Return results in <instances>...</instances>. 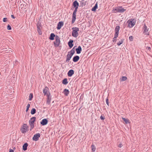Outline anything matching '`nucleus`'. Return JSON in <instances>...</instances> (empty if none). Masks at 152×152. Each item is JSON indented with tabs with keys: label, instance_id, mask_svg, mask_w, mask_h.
<instances>
[{
	"label": "nucleus",
	"instance_id": "obj_17",
	"mask_svg": "<svg viewBox=\"0 0 152 152\" xmlns=\"http://www.w3.org/2000/svg\"><path fill=\"white\" fill-rule=\"evenodd\" d=\"M120 29V26H117L115 28V34L118 35L119 34V31Z\"/></svg>",
	"mask_w": 152,
	"mask_h": 152
},
{
	"label": "nucleus",
	"instance_id": "obj_3",
	"mask_svg": "<svg viewBox=\"0 0 152 152\" xmlns=\"http://www.w3.org/2000/svg\"><path fill=\"white\" fill-rule=\"evenodd\" d=\"M55 39V41L53 42V43L55 46L56 47H58L60 43V38L58 36L56 35V36Z\"/></svg>",
	"mask_w": 152,
	"mask_h": 152
},
{
	"label": "nucleus",
	"instance_id": "obj_51",
	"mask_svg": "<svg viewBox=\"0 0 152 152\" xmlns=\"http://www.w3.org/2000/svg\"><path fill=\"white\" fill-rule=\"evenodd\" d=\"M127 79V78L126 76H124V81L126 80Z\"/></svg>",
	"mask_w": 152,
	"mask_h": 152
},
{
	"label": "nucleus",
	"instance_id": "obj_53",
	"mask_svg": "<svg viewBox=\"0 0 152 152\" xmlns=\"http://www.w3.org/2000/svg\"><path fill=\"white\" fill-rule=\"evenodd\" d=\"M81 107L79 109V110L81 108Z\"/></svg>",
	"mask_w": 152,
	"mask_h": 152
},
{
	"label": "nucleus",
	"instance_id": "obj_2",
	"mask_svg": "<svg viewBox=\"0 0 152 152\" xmlns=\"http://www.w3.org/2000/svg\"><path fill=\"white\" fill-rule=\"evenodd\" d=\"M136 20L134 19H131L128 20L126 23L128 24V26L129 28H132L135 24Z\"/></svg>",
	"mask_w": 152,
	"mask_h": 152
},
{
	"label": "nucleus",
	"instance_id": "obj_33",
	"mask_svg": "<svg viewBox=\"0 0 152 152\" xmlns=\"http://www.w3.org/2000/svg\"><path fill=\"white\" fill-rule=\"evenodd\" d=\"M30 127V130L31 131L34 127V124L29 123Z\"/></svg>",
	"mask_w": 152,
	"mask_h": 152
},
{
	"label": "nucleus",
	"instance_id": "obj_26",
	"mask_svg": "<svg viewBox=\"0 0 152 152\" xmlns=\"http://www.w3.org/2000/svg\"><path fill=\"white\" fill-rule=\"evenodd\" d=\"M118 35L114 34V37L113 39V42H115L117 41V38L118 37Z\"/></svg>",
	"mask_w": 152,
	"mask_h": 152
},
{
	"label": "nucleus",
	"instance_id": "obj_12",
	"mask_svg": "<svg viewBox=\"0 0 152 152\" xmlns=\"http://www.w3.org/2000/svg\"><path fill=\"white\" fill-rule=\"evenodd\" d=\"M72 6H73L74 8H78L79 4L77 0H75L73 2Z\"/></svg>",
	"mask_w": 152,
	"mask_h": 152
},
{
	"label": "nucleus",
	"instance_id": "obj_38",
	"mask_svg": "<svg viewBox=\"0 0 152 152\" xmlns=\"http://www.w3.org/2000/svg\"><path fill=\"white\" fill-rule=\"evenodd\" d=\"M7 29L8 30H11L12 29L11 27V26L8 24L7 26Z\"/></svg>",
	"mask_w": 152,
	"mask_h": 152
},
{
	"label": "nucleus",
	"instance_id": "obj_46",
	"mask_svg": "<svg viewBox=\"0 0 152 152\" xmlns=\"http://www.w3.org/2000/svg\"><path fill=\"white\" fill-rule=\"evenodd\" d=\"M146 49H148V50H149L150 51L151 50V47H148V46H147L146 47Z\"/></svg>",
	"mask_w": 152,
	"mask_h": 152
},
{
	"label": "nucleus",
	"instance_id": "obj_39",
	"mask_svg": "<svg viewBox=\"0 0 152 152\" xmlns=\"http://www.w3.org/2000/svg\"><path fill=\"white\" fill-rule=\"evenodd\" d=\"M133 37L132 36H130L129 37V39L130 40L132 41L133 40Z\"/></svg>",
	"mask_w": 152,
	"mask_h": 152
},
{
	"label": "nucleus",
	"instance_id": "obj_42",
	"mask_svg": "<svg viewBox=\"0 0 152 152\" xmlns=\"http://www.w3.org/2000/svg\"><path fill=\"white\" fill-rule=\"evenodd\" d=\"M7 21V18H4L3 19V21L4 22H6Z\"/></svg>",
	"mask_w": 152,
	"mask_h": 152
},
{
	"label": "nucleus",
	"instance_id": "obj_31",
	"mask_svg": "<svg viewBox=\"0 0 152 152\" xmlns=\"http://www.w3.org/2000/svg\"><path fill=\"white\" fill-rule=\"evenodd\" d=\"M91 148L92 150V152H94L96 150V147L94 145H92L91 146Z\"/></svg>",
	"mask_w": 152,
	"mask_h": 152
},
{
	"label": "nucleus",
	"instance_id": "obj_43",
	"mask_svg": "<svg viewBox=\"0 0 152 152\" xmlns=\"http://www.w3.org/2000/svg\"><path fill=\"white\" fill-rule=\"evenodd\" d=\"M80 4L83 6V5H86V3L83 2V1H80Z\"/></svg>",
	"mask_w": 152,
	"mask_h": 152
},
{
	"label": "nucleus",
	"instance_id": "obj_22",
	"mask_svg": "<svg viewBox=\"0 0 152 152\" xmlns=\"http://www.w3.org/2000/svg\"><path fill=\"white\" fill-rule=\"evenodd\" d=\"M98 8V2H97L95 6L92 8L91 10L92 11L95 12Z\"/></svg>",
	"mask_w": 152,
	"mask_h": 152
},
{
	"label": "nucleus",
	"instance_id": "obj_16",
	"mask_svg": "<svg viewBox=\"0 0 152 152\" xmlns=\"http://www.w3.org/2000/svg\"><path fill=\"white\" fill-rule=\"evenodd\" d=\"M80 59V57L78 56H76L74 57L73 58V61L74 62H77Z\"/></svg>",
	"mask_w": 152,
	"mask_h": 152
},
{
	"label": "nucleus",
	"instance_id": "obj_13",
	"mask_svg": "<svg viewBox=\"0 0 152 152\" xmlns=\"http://www.w3.org/2000/svg\"><path fill=\"white\" fill-rule=\"evenodd\" d=\"M48 89L49 88L47 86H46L45 88L43 89V92L45 96H46L48 95V92H49L48 91Z\"/></svg>",
	"mask_w": 152,
	"mask_h": 152
},
{
	"label": "nucleus",
	"instance_id": "obj_27",
	"mask_svg": "<svg viewBox=\"0 0 152 152\" xmlns=\"http://www.w3.org/2000/svg\"><path fill=\"white\" fill-rule=\"evenodd\" d=\"M36 110L35 108H33L31 110V113L32 115H33L35 114L36 113Z\"/></svg>",
	"mask_w": 152,
	"mask_h": 152
},
{
	"label": "nucleus",
	"instance_id": "obj_54",
	"mask_svg": "<svg viewBox=\"0 0 152 152\" xmlns=\"http://www.w3.org/2000/svg\"><path fill=\"white\" fill-rule=\"evenodd\" d=\"M122 119H123V120L124 121V118H122Z\"/></svg>",
	"mask_w": 152,
	"mask_h": 152
},
{
	"label": "nucleus",
	"instance_id": "obj_34",
	"mask_svg": "<svg viewBox=\"0 0 152 152\" xmlns=\"http://www.w3.org/2000/svg\"><path fill=\"white\" fill-rule=\"evenodd\" d=\"M41 28H37V31L39 34L41 35L42 34V32L41 30Z\"/></svg>",
	"mask_w": 152,
	"mask_h": 152
},
{
	"label": "nucleus",
	"instance_id": "obj_32",
	"mask_svg": "<svg viewBox=\"0 0 152 152\" xmlns=\"http://www.w3.org/2000/svg\"><path fill=\"white\" fill-rule=\"evenodd\" d=\"M37 28H40V27H41V23L40 22H39V21L38 22L37 25Z\"/></svg>",
	"mask_w": 152,
	"mask_h": 152
},
{
	"label": "nucleus",
	"instance_id": "obj_5",
	"mask_svg": "<svg viewBox=\"0 0 152 152\" xmlns=\"http://www.w3.org/2000/svg\"><path fill=\"white\" fill-rule=\"evenodd\" d=\"M46 96L47 97L46 103L47 104L49 105L50 103V101L51 100V96L50 92H48V95H46Z\"/></svg>",
	"mask_w": 152,
	"mask_h": 152
},
{
	"label": "nucleus",
	"instance_id": "obj_47",
	"mask_svg": "<svg viewBox=\"0 0 152 152\" xmlns=\"http://www.w3.org/2000/svg\"><path fill=\"white\" fill-rule=\"evenodd\" d=\"M122 146H123L122 144H121V143H120L119 144H118V147H119L120 148L122 147Z\"/></svg>",
	"mask_w": 152,
	"mask_h": 152
},
{
	"label": "nucleus",
	"instance_id": "obj_40",
	"mask_svg": "<svg viewBox=\"0 0 152 152\" xmlns=\"http://www.w3.org/2000/svg\"><path fill=\"white\" fill-rule=\"evenodd\" d=\"M75 10L73 12H74V13H76L77 12V9H78V8H74Z\"/></svg>",
	"mask_w": 152,
	"mask_h": 152
},
{
	"label": "nucleus",
	"instance_id": "obj_4",
	"mask_svg": "<svg viewBox=\"0 0 152 152\" xmlns=\"http://www.w3.org/2000/svg\"><path fill=\"white\" fill-rule=\"evenodd\" d=\"M28 126L26 124H24L22 126L20 131L23 133H25L28 131Z\"/></svg>",
	"mask_w": 152,
	"mask_h": 152
},
{
	"label": "nucleus",
	"instance_id": "obj_50",
	"mask_svg": "<svg viewBox=\"0 0 152 152\" xmlns=\"http://www.w3.org/2000/svg\"><path fill=\"white\" fill-rule=\"evenodd\" d=\"M9 152H14V150H13L10 149Z\"/></svg>",
	"mask_w": 152,
	"mask_h": 152
},
{
	"label": "nucleus",
	"instance_id": "obj_52",
	"mask_svg": "<svg viewBox=\"0 0 152 152\" xmlns=\"http://www.w3.org/2000/svg\"><path fill=\"white\" fill-rule=\"evenodd\" d=\"M75 47H74V48L72 49L74 50H75Z\"/></svg>",
	"mask_w": 152,
	"mask_h": 152
},
{
	"label": "nucleus",
	"instance_id": "obj_8",
	"mask_svg": "<svg viewBox=\"0 0 152 152\" xmlns=\"http://www.w3.org/2000/svg\"><path fill=\"white\" fill-rule=\"evenodd\" d=\"M64 25V23L62 21H60L58 22L57 24V26L56 27L58 30H60L61 27Z\"/></svg>",
	"mask_w": 152,
	"mask_h": 152
},
{
	"label": "nucleus",
	"instance_id": "obj_41",
	"mask_svg": "<svg viewBox=\"0 0 152 152\" xmlns=\"http://www.w3.org/2000/svg\"><path fill=\"white\" fill-rule=\"evenodd\" d=\"M106 103H107V104L108 106H109V100L107 98L106 99Z\"/></svg>",
	"mask_w": 152,
	"mask_h": 152
},
{
	"label": "nucleus",
	"instance_id": "obj_30",
	"mask_svg": "<svg viewBox=\"0 0 152 152\" xmlns=\"http://www.w3.org/2000/svg\"><path fill=\"white\" fill-rule=\"evenodd\" d=\"M124 122L126 124H129L130 123L129 120L128 118H124Z\"/></svg>",
	"mask_w": 152,
	"mask_h": 152
},
{
	"label": "nucleus",
	"instance_id": "obj_1",
	"mask_svg": "<svg viewBox=\"0 0 152 152\" xmlns=\"http://www.w3.org/2000/svg\"><path fill=\"white\" fill-rule=\"evenodd\" d=\"M72 35L75 37H77L79 35L78 31H79L78 28L76 27H73L72 28Z\"/></svg>",
	"mask_w": 152,
	"mask_h": 152
},
{
	"label": "nucleus",
	"instance_id": "obj_44",
	"mask_svg": "<svg viewBox=\"0 0 152 152\" xmlns=\"http://www.w3.org/2000/svg\"><path fill=\"white\" fill-rule=\"evenodd\" d=\"M24 4H20V7H21V8H23L24 7Z\"/></svg>",
	"mask_w": 152,
	"mask_h": 152
},
{
	"label": "nucleus",
	"instance_id": "obj_15",
	"mask_svg": "<svg viewBox=\"0 0 152 152\" xmlns=\"http://www.w3.org/2000/svg\"><path fill=\"white\" fill-rule=\"evenodd\" d=\"M76 53L77 54H80L82 51V48L80 46H79L76 49Z\"/></svg>",
	"mask_w": 152,
	"mask_h": 152
},
{
	"label": "nucleus",
	"instance_id": "obj_49",
	"mask_svg": "<svg viewBox=\"0 0 152 152\" xmlns=\"http://www.w3.org/2000/svg\"><path fill=\"white\" fill-rule=\"evenodd\" d=\"M11 17L13 19H15V18L13 15H11Z\"/></svg>",
	"mask_w": 152,
	"mask_h": 152
},
{
	"label": "nucleus",
	"instance_id": "obj_9",
	"mask_svg": "<svg viewBox=\"0 0 152 152\" xmlns=\"http://www.w3.org/2000/svg\"><path fill=\"white\" fill-rule=\"evenodd\" d=\"M76 13H74V12H73L72 24L74 23L76 19Z\"/></svg>",
	"mask_w": 152,
	"mask_h": 152
},
{
	"label": "nucleus",
	"instance_id": "obj_23",
	"mask_svg": "<svg viewBox=\"0 0 152 152\" xmlns=\"http://www.w3.org/2000/svg\"><path fill=\"white\" fill-rule=\"evenodd\" d=\"M63 93L65 96H67L69 94V91L68 89H65L63 91Z\"/></svg>",
	"mask_w": 152,
	"mask_h": 152
},
{
	"label": "nucleus",
	"instance_id": "obj_10",
	"mask_svg": "<svg viewBox=\"0 0 152 152\" xmlns=\"http://www.w3.org/2000/svg\"><path fill=\"white\" fill-rule=\"evenodd\" d=\"M48 120L47 119H44L40 122V124L42 126H44L48 124Z\"/></svg>",
	"mask_w": 152,
	"mask_h": 152
},
{
	"label": "nucleus",
	"instance_id": "obj_7",
	"mask_svg": "<svg viewBox=\"0 0 152 152\" xmlns=\"http://www.w3.org/2000/svg\"><path fill=\"white\" fill-rule=\"evenodd\" d=\"M40 137V134L39 133H37L34 134L32 138L33 140L37 141L38 140L39 138Z\"/></svg>",
	"mask_w": 152,
	"mask_h": 152
},
{
	"label": "nucleus",
	"instance_id": "obj_20",
	"mask_svg": "<svg viewBox=\"0 0 152 152\" xmlns=\"http://www.w3.org/2000/svg\"><path fill=\"white\" fill-rule=\"evenodd\" d=\"M72 56L69 53H68V54L66 55V62L69 61L70 60Z\"/></svg>",
	"mask_w": 152,
	"mask_h": 152
},
{
	"label": "nucleus",
	"instance_id": "obj_28",
	"mask_svg": "<svg viewBox=\"0 0 152 152\" xmlns=\"http://www.w3.org/2000/svg\"><path fill=\"white\" fill-rule=\"evenodd\" d=\"M75 53V50H74L72 49L71 51L68 52V53H69L70 54L73 56Z\"/></svg>",
	"mask_w": 152,
	"mask_h": 152
},
{
	"label": "nucleus",
	"instance_id": "obj_48",
	"mask_svg": "<svg viewBox=\"0 0 152 152\" xmlns=\"http://www.w3.org/2000/svg\"><path fill=\"white\" fill-rule=\"evenodd\" d=\"M120 80L122 81H124V76H122L121 78H120Z\"/></svg>",
	"mask_w": 152,
	"mask_h": 152
},
{
	"label": "nucleus",
	"instance_id": "obj_45",
	"mask_svg": "<svg viewBox=\"0 0 152 152\" xmlns=\"http://www.w3.org/2000/svg\"><path fill=\"white\" fill-rule=\"evenodd\" d=\"M27 5L26 4H24V7L23 9H26L27 8Z\"/></svg>",
	"mask_w": 152,
	"mask_h": 152
},
{
	"label": "nucleus",
	"instance_id": "obj_36",
	"mask_svg": "<svg viewBox=\"0 0 152 152\" xmlns=\"http://www.w3.org/2000/svg\"><path fill=\"white\" fill-rule=\"evenodd\" d=\"M123 43V40L121 39V41H119L117 43L118 45L119 46Z\"/></svg>",
	"mask_w": 152,
	"mask_h": 152
},
{
	"label": "nucleus",
	"instance_id": "obj_35",
	"mask_svg": "<svg viewBox=\"0 0 152 152\" xmlns=\"http://www.w3.org/2000/svg\"><path fill=\"white\" fill-rule=\"evenodd\" d=\"M30 107V104L28 103L26 107V112H27L29 110V108Z\"/></svg>",
	"mask_w": 152,
	"mask_h": 152
},
{
	"label": "nucleus",
	"instance_id": "obj_24",
	"mask_svg": "<svg viewBox=\"0 0 152 152\" xmlns=\"http://www.w3.org/2000/svg\"><path fill=\"white\" fill-rule=\"evenodd\" d=\"M143 29V33H145L148 31V28H147V27L145 24L144 25Z\"/></svg>",
	"mask_w": 152,
	"mask_h": 152
},
{
	"label": "nucleus",
	"instance_id": "obj_29",
	"mask_svg": "<svg viewBox=\"0 0 152 152\" xmlns=\"http://www.w3.org/2000/svg\"><path fill=\"white\" fill-rule=\"evenodd\" d=\"M33 98V94L32 93L30 94L28 99L30 101H31L32 100Z\"/></svg>",
	"mask_w": 152,
	"mask_h": 152
},
{
	"label": "nucleus",
	"instance_id": "obj_18",
	"mask_svg": "<svg viewBox=\"0 0 152 152\" xmlns=\"http://www.w3.org/2000/svg\"><path fill=\"white\" fill-rule=\"evenodd\" d=\"M36 118L35 117H32L31 118L30 120L29 121V123L34 124L35 121H36Z\"/></svg>",
	"mask_w": 152,
	"mask_h": 152
},
{
	"label": "nucleus",
	"instance_id": "obj_6",
	"mask_svg": "<svg viewBox=\"0 0 152 152\" xmlns=\"http://www.w3.org/2000/svg\"><path fill=\"white\" fill-rule=\"evenodd\" d=\"M115 12H124V8H123L122 7H119L113 10Z\"/></svg>",
	"mask_w": 152,
	"mask_h": 152
},
{
	"label": "nucleus",
	"instance_id": "obj_25",
	"mask_svg": "<svg viewBox=\"0 0 152 152\" xmlns=\"http://www.w3.org/2000/svg\"><path fill=\"white\" fill-rule=\"evenodd\" d=\"M62 83L65 85H66L68 83V82L67 81V78H64L62 80Z\"/></svg>",
	"mask_w": 152,
	"mask_h": 152
},
{
	"label": "nucleus",
	"instance_id": "obj_55",
	"mask_svg": "<svg viewBox=\"0 0 152 152\" xmlns=\"http://www.w3.org/2000/svg\"><path fill=\"white\" fill-rule=\"evenodd\" d=\"M124 11L125 10L124 9Z\"/></svg>",
	"mask_w": 152,
	"mask_h": 152
},
{
	"label": "nucleus",
	"instance_id": "obj_19",
	"mask_svg": "<svg viewBox=\"0 0 152 152\" xmlns=\"http://www.w3.org/2000/svg\"><path fill=\"white\" fill-rule=\"evenodd\" d=\"M56 36L53 33H52L50 34V37H49V39L51 40H53L54 39V37H56Z\"/></svg>",
	"mask_w": 152,
	"mask_h": 152
},
{
	"label": "nucleus",
	"instance_id": "obj_14",
	"mask_svg": "<svg viewBox=\"0 0 152 152\" xmlns=\"http://www.w3.org/2000/svg\"><path fill=\"white\" fill-rule=\"evenodd\" d=\"M73 40H70L68 43V44L69 47L70 48H72L73 46Z\"/></svg>",
	"mask_w": 152,
	"mask_h": 152
},
{
	"label": "nucleus",
	"instance_id": "obj_37",
	"mask_svg": "<svg viewBox=\"0 0 152 152\" xmlns=\"http://www.w3.org/2000/svg\"><path fill=\"white\" fill-rule=\"evenodd\" d=\"M100 119L101 120H104L105 118V117L104 116V115H102L100 117Z\"/></svg>",
	"mask_w": 152,
	"mask_h": 152
},
{
	"label": "nucleus",
	"instance_id": "obj_11",
	"mask_svg": "<svg viewBox=\"0 0 152 152\" xmlns=\"http://www.w3.org/2000/svg\"><path fill=\"white\" fill-rule=\"evenodd\" d=\"M74 74V71L73 69L69 70L68 73L67 75L68 77H71Z\"/></svg>",
	"mask_w": 152,
	"mask_h": 152
},
{
	"label": "nucleus",
	"instance_id": "obj_21",
	"mask_svg": "<svg viewBox=\"0 0 152 152\" xmlns=\"http://www.w3.org/2000/svg\"><path fill=\"white\" fill-rule=\"evenodd\" d=\"M28 145V144L27 142L25 143L23 146V150L24 151L26 150Z\"/></svg>",
	"mask_w": 152,
	"mask_h": 152
}]
</instances>
